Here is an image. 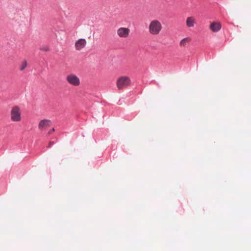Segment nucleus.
Here are the masks:
<instances>
[{
  "label": "nucleus",
  "instance_id": "4468645a",
  "mask_svg": "<svg viewBox=\"0 0 251 251\" xmlns=\"http://www.w3.org/2000/svg\"><path fill=\"white\" fill-rule=\"evenodd\" d=\"M54 142L50 141V142H49V145H48V146L47 147L48 148H50L52 145H54Z\"/></svg>",
  "mask_w": 251,
  "mask_h": 251
},
{
  "label": "nucleus",
  "instance_id": "7ed1b4c3",
  "mask_svg": "<svg viewBox=\"0 0 251 251\" xmlns=\"http://www.w3.org/2000/svg\"><path fill=\"white\" fill-rule=\"evenodd\" d=\"M11 120L15 122H19L21 120L20 109L19 106H14L11 111Z\"/></svg>",
  "mask_w": 251,
  "mask_h": 251
},
{
  "label": "nucleus",
  "instance_id": "ddd939ff",
  "mask_svg": "<svg viewBox=\"0 0 251 251\" xmlns=\"http://www.w3.org/2000/svg\"><path fill=\"white\" fill-rule=\"evenodd\" d=\"M54 130H55L54 128H53V127L52 129H50V130L48 132V135H50L51 134H52V133L53 132H54Z\"/></svg>",
  "mask_w": 251,
  "mask_h": 251
},
{
  "label": "nucleus",
  "instance_id": "f03ea898",
  "mask_svg": "<svg viewBox=\"0 0 251 251\" xmlns=\"http://www.w3.org/2000/svg\"><path fill=\"white\" fill-rule=\"evenodd\" d=\"M129 77L126 76H122L117 80V86L118 89L121 90L128 86L130 83Z\"/></svg>",
  "mask_w": 251,
  "mask_h": 251
},
{
  "label": "nucleus",
  "instance_id": "20e7f679",
  "mask_svg": "<svg viewBox=\"0 0 251 251\" xmlns=\"http://www.w3.org/2000/svg\"><path fill=\"white\" fill-rule=\"evenodd\" d=\"M66 80L69 84L74 86H77L80 84V80L79 78L74 74L68 75L66 76Z\"/></svg>",
  "mask_w": 251,
  "mask_h": 251
},
{
  "label": "nucleus",
  "instance_id": "1a4fd4ad",
  "mask_svg": "<svg viewBox=\"0 0 251 251\" xmlns=\"http://www.w3.org/2000/svg\"><path fill=\"white\" fill-rule=\"evenodd\" d=\"M195 23V19L193 17H189L186 19V25L188 27H193Z\"/></svg>",
  "mask_w": 251,
  "mask_h": 251
},
{
  "label": "nucleus",
  "instance_id": "f257e3e1",
  "mask_svg": "<svg viewBox=\"0 0 251 251\" xmlns=\"http://www.w3.org/2000/svg\"><path fill=\"white\" fill-rule=\"evenodd\" d=\"M149 29L151 34L157 35L162 29V25L159 21L154 20L151 22Z\"/></svg>",
  "mask_w": 251,
  "mask_h": 251
},
{
  "label": "nucleus",
  "instance_id": "f8f14e48",
  "mask_svg": "<svg viewBox=\"0 0 251 251\" xmlns=\"http://www.w3.org/2000/svg\"><path fill=\"white\" fill-rule=\"evenodd\" d=\"M40 50L45 51H48L50 50V49L47 46H44L41 47Z\"/></svg>",
  "mask_w": 251,
  "mask_h": 251
},
{
  "label": "nucleus",
  "instance_id": "39448f33",
  "mask_svg": "<svg viewBox=\"0 0 251 251\" xmlns=\"http://www.w3.org/2000/svg\"><path fill=\"white\" fill-rule=\"evenodd\" d=\"M129 29L127 28L121 27L117 30V34L120 37H127L129 33Z\"/></svg>",
  "mask_w": 251,
  "mask_h": 251
},
{
  "label": "nucleus",
  "instance_id": "6e6552de",
  "mask_svg": "<svg viewBox=\"0 0 251 251\" xmlns=\"http://www.w3.org/2000/svg\"><path fill=\"white\" fill-rule=\"evenodd\" d=\"M210 29L214 32H217L221 28V25L220 23L212 22L209 26Z\"/></svg>",
  "mask_w": 251,
  "mask_h": 251
},
{
  "label": "nucleus",
  "instance_id": "9b49d317",
  "mask_svg": "<svg viewBox=\"0 0 251 251\" xmlns=\"http://www.w3.org/2000/svg\"><path fill=\"white\" fill-rule=\"evenodd\" d=\"M26 66H27V61L26 60H24L22 63V65L20 68V70L23 71L26 67Z\"/></svg>",
  "mask_w": 251,
  "mask_h": 251
},
{
  "label": "nucleus",
  "instance_id": "9d476101",
  "mask_svg": "<svg viewBox=\"0 0 251 251\" xmlns=\"http://www.w3.org/2000/svg\"><path fill=\"white\" fill-rule=\"evenodd\" d=\"M189 38H185L182 39L180 42V45L181 46H185L186 45V42L189 41Z\"/></svg>",
  "mask_w": 251,
  "mask_h": 251
},
{
  "label": "nucleus",
  "instance_id": "0eeeda50",
  "mask_svg": "<svg viewBox=\"0 0 251 251\" xmlns=\"http://www.w3.org/2000/svg\"><path fill=\"white\" fill-rule=\"evenodd\" d=\"M51 124V122L50 120L44 119L40 121L38 125L39 129L47 127L50 126Z\"/></svg>",
  "mask_w": 251,
  "mask_h": 251
},
{
  "label": "nucleus",
  "instance_id": "423d86ee",
  "mask_svg": "<svg viewBox=\"0 0 251 251\" xmlns=\"http://www.w3.org/2000/svg\"><path fill=\"white\" fill-rule=\"evenodd\" d=\"M86 45V41L84 39H80L75 43V47L77 50L83 48Z\"/></svg>",
  "mask_w": 251,
  "mask_h": 251
}]
</instances>
